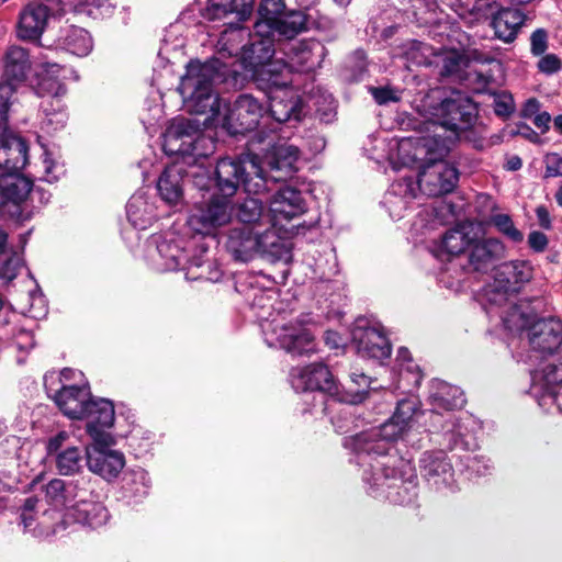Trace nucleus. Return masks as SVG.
Instances as JSON below:
<instances>
[{
  "label": "nucleus",
  "instance_id": "nucleus-1",
  "mask_svg": "<svg viewBox=\"0 0 562 562\" xmlns=\"http://www.w3.org/2000/svg\"><path fill=\"white\" fill-rule=\"evenodd\" d=\"M245 35L243 29L231 25L217 42L216 57L205 64L191 61L188 65L178 90L190 112L211 113L212 119L216 117L221 103L213 92V86L229 78L236 79L239 68L249 72L260 86L284 77V71H288L284 60L272 59L273 38L255 31L250 45L240 46Z\"/></svg>",
  "mask_w": 562,
  "mask_h": 562
},
{
  "label": "nucleus",
  "instance_id": "nucleus-2",
  "mask_svg": "<svg viewBox=\"0 0 562 562\" xmlns=\"http://www.w3.org/2000/svg\"><path fill=\"white\" fill-rule=\"evenodd\" d=\"M417 412L416 398L401 400L393 416L380 427L345 439V447L356 454L355 462L362 468V480L372 492L397 487L398 458L391 454V450L393 442L408 429Z\"/></svg>",
  "mask_w": 562,
  "mask_h": 562
},
{
  "label": "nucleus",
  "instance_id": "nucleus-3",
  "mask_svg": "<svg viewBox=\"0 0 562 562\" xmlns=\"http://www.w3.org/2000/svg\"><path fill=\"white\" fill-rule=\"evenodd\" d=\"M262 172L257 159L249 155L220 159L215 168L216 191L207 203L198 206L190 215L188 220L190 228L201 235H215L221 227L231 223L233 196L240 184L249 194H260L266 191Z\"/></svg>",
  "mask_w": 562,
  "mask_h": 562
},
{
  "label": "nucleus",
  "instance_id": "nucleus-4",
  "mask_svg": "<svg viewBox=\"0 0 562 562\" xmlns=\"http://www.w3.org/2000/svg\"><path fill=\"white\" fill-rule=\"evenodd\" d=\"M236 217L243 227L228 232L226 248L236 260L250 261L257 257L269 262L291 260V248L286 239L273 229L269 211L261 201L245 199L236 209Z\"/></svg>",
  "mask_w": 562,
  "mask_h": 562
},
{
  "label": "nucleus",
  "instance_id": "nucleus-5",
  "mask_svg": "<svg viewBox=\"0 0 562 562\" xmlns=\"http://www.w3.org/2000/svg\"><path fill=\"white\" fill-rule=\"evenodd\" d=\"M450 146L429 136L407 137L397 142L395 168L419 169L416 189L426 196H440L451 192L458 182L457 168L443 158Z\"/></svg>",
  "mask_w": 562,
  "mask_h": 562
},
{
  "label": "nucleus",
  "instance_id": "nucleus-6",
  "mask_svg": "<svg viewBox=\"0 0 562 562\" xmlns=\"http://www.w3.org/2000/svg\"><path fill=\"white\" fill-rule=\"evenodd\" d=\"M417 110L425 120L426 134L424 136L447 142L449 146L475 119L474 104L460 93L440 100L437 92H432L420 100Z\"/></svg>",
  "mask_w": 562,
  "mask_h": 562
},
{
  "label": "nucleus",
  "instance_id": "nucleus-7",
  "mask_svg": "<svg viewBox=\"0 0 562 562\" xmlns=\"http://www.w3.org/2000/svg\"><path fill=\"white\" fill-rule=\"evenodd\" d=\"M48 497L53 503L64 505L65 528L69 521L93 529L100 528L109 521V512L98 499L89 480L54 483Z\"/></svg>",
  "mask_w": 562,
  "mask_h": 562
},
{
  "label": "nucleus",
  "instance_id": "nucleus-8",
  "mask_svg": "<svg viewBox=\"0 0 562 562\" xmlns=\"http://www.w3.org/2000/svg\"><path fill=\"white\" fill-rule=\"evenodd\" d=\"M162 148L167 155L177 156L176 161L189 168L204 169V162L213 150V144L202 135L198 121L176 117L164 133Z\"/></svg>",
  "mask_w": 562,
  "mask_h": 562
},
{
  "label": "nucleus",
  "instance_id": "nucleus-9",
  "mask_svg": "<svg viewBox=\"0 0 562 562\" xmlns=\"http://www.w3.org/2000/svg\"><path fill=\"white\" fill-rule=\"evenodd\" d=\"M54 483H64L53 479L27 496L20 507V521L25 532L37 538H46L65 530L64 505L53 503L48 497Z\"/></svg>",
  "mask_w": 562,
  "mask_h": 562
},
{
  "label": "nucleus",
  "instance_id": "nucleus-10",
  "mask_svg": "<svg viewBox=\"0 0 562 562\" xmlns=\"http://www.w3.org/2000/svg\"><path fill=\"white\" fill-rule=\"evenodd\" d=\"M290 382L296 392L312 393L313 401L321 404V413L328 415L330 409L340 402L360 403L364 400L363 391H358L351 398L339 393V385L328 367L323 363H312L304 367H296L291 370Z\"/></svg>",
  "mask_w": 562,
  "mask_h": 562
},
{
  "label": "nucleus",
  "instance_id": "nucleus-11",
  "mask_svg": "<svg viewBox=\"0 0 562 562\" xmlns=\"http://www.w3.org/2000/svg\"><path fill=\"white\" fill-rule=\"evenodd\" d=\"M151 244L156 248V255L151 256V259L157 270L175 271L182 268L187 270L186 278L189 280L217 281L220 279L218 269L213 267L212 262L203 260L202 257L193 258L188 266H184L187 262L186 241L176 233L167 232L155 236Z\"/></svg>",
  "mask_w": 562,
  "mask_h": 562
},
{
  "label": "nucleus",
  "instance_id": "nucleus-12",
  "mask_svg": "<svg viewBox=\"0 0 562 562\" xmlns=\"http://www.w3.org/2000/svg\"><path fill=\"white\" fill-rule=\"evenodd\" d=\"M310 322L311 318L306 314L290 318L285 314H278L261 325L265 341L269 347L281 348L292 355L313 353L316 351V344L307 327Z\"/></svg>",
  "mask_w": 562,
  "mask_h": 562
},
{
  "label": "nucleus",
  "instance_id": "nucleus-13",
  "mask_svg": "<svg viewBox=\"0 0 562 562\" xmlns=\"http://www.w3.org/2000/svg\"><path fill=\"white\" fill-rule=\"evenodd\" d=\"M61 66L56 63H44L37 74L36 91L42 97H49L42 102L43 117L41 130L46 134H53L66 126L68 114L60 97L66 93L63 80L66 78Z\"/></svg>",
  "mask_w": 562,
  "mask_h": 562
},
{
  "label": "nucleus",
  "instance_id": "nucleus-14",
  "mask_svg": "<svg viewBox=\"0 0 562 562\" xmlns=\"http://www.w3.org/2000/svg\"><path fill=\"white\" fill-rule=\"evenodd\" d=\"M269 99L270 116L278 123L292 119L300 120L303 115V102L299 92L289 86L284 77L276 78L270 83L262 85Z\"/></svg>",
  "mask_w": 562,
  "mask_h": 562
},
{
  "label": "nucleus",
  "instance_id": "nucleus-15",
  "mask_svg": "<svg viewBox=\"0 0 562 562\" xmlns=\"http://www.w3.org/2000/svg\"><path fill=\"white\" fill-rule=\"evenodd\" d=\"M248 155L256 158L262 168L267 191L269 178L279 181L292 176L297 170L301 151L296 145L279 140L266 153L262 161L256 155Z\"/></svg>",
  "mask_w": 562,
  "mask_h": 562
},
{
  "label": "nucleus",
  "instance_id": "nucleus-16",
  "mask_svg": "<svg viewBox=\"0 0 562 562\" xmlns=\"http://www.w3.org/2000/svg\"><path fill=\"white\" fill-rule=\"evenodd\" d=\"M562 367L546 364L531 376L530 393L547 412L553 408L562 413Z\"/></svg>",
  "mask_w": 562,
  "mask_h": 562
},
{
  "label": "nucleus",
  "instance_id": "nucleus-17",
  "mask_svg": "<svg viewBox=\"0 0 562 562\" xmlns=\"http://www.w3.org/2000/svg\"><path fill=\"white\" fill-rule=\"evenodd\" d=\"M115 437L109 442L91 441L85 448L88 469L106 481L116 479L125 467L124 453L113 449Z\"/></svg>",
  "mask_w": 562,
  "mask_h": 562
},
{
  "label": "nucleus",
  "instance_id": "nucleus-18",
  "mask_svg": "<svg viewBox=\"0 0 562 562\" xmlns=\"http://www.w3.org/2000/svg\"><path fill=\"white\" fill-rule=\"evenodd\" d=\"M80 419L86 420V432L91 441L105 443L114 437L112 428L115 422V409L111 401L93 397Z\"/></svg>",
  "mask_w": 562,
  "mask_h": 562
},
{
  "label": "nucleus",
  "instance_id": "nucleus-19",
  "mask_svg": "<svg viewBox=\"0 0 562 562\" xmlns=\"http://www.w3.org/2000/svg\"><path fill=\"white\" fill-rule=\"evenodd\" d=\"M306 211L301 192L292 187L279 189L269 201V215L273 229L280 234L284 224Z\"/></svg>",
  "mask_w": 562,
  "mask_h": 562
},
{
  "label": "nucleus",
  "instance_id": "nucleus-20",
  "mask_svg": "<svg viewBox=\"0 0 562 562\" xmlns=\"http://www.w3.org/2000/svg\"><path fill=\"white\" fill-rule=\"evenodd\" d=\"M263 117L261 103L249 94L237 98L229 113L224 117V125L233 134H239L256 128Z\"/></svg>",
  "mask_w": 562,
  "mask_h": 562
},
{
  "label": "nucleus",
  "instance_id": "nucleus-21",
  "mask_svg": "<svg viewBox=\"0 0 562 562\" xmlns=\"http://www.w3.org/2000/svg\"><path fill=\"white\" fill-rule=\"evenodd\" d=\"M286 58L284 64L288 71H284V78L288 79L292 70L310 71L318 67L325 57L324 45L315 40L297 41L288 44Z\"/></svg>",
  "mask_w": 562,
  "mask_h": 562
},
{
  "label": "nucleus",
  "instance_id": "nucleus-22",
  "mask_svg": "<svg viewBox=\"0 0 562 562\" xmlns=\"http://www.w3.org/2000/svg\"><path fill=\"white\" fill-rule=\"evenodd\" d=\"M187 165L180 161H173L171 165L166 167L157 182V190L160 198L167 204L177 206L183 201V178L184 176H192L198 178L200 171L204 169H198V171H189L186 169Z\"/></svg>",
  "mask_w": 562,
  "mask_h": 562
},
{
  "label": "nucleus",
  "instance_id": "nucleus-23",
  "mask_svg": "<svg viewBox=\"0 0 562 562\" xmlns=\"http://www.w3.org/2000/svg\"><path fill=\"white\" fill-rule=\"evenodd\" d=\"M29 146L7 128L0 132V173L21 171L27 164Z\"/></svg>",
  "mask_w": 562,
  "mask_h": 562
},
{
  "label": "nucleus",
  "instance_id": "nucleus-24",
  "mask_svg": "<svg viewBox=\"0 0 562 562\" xmlns=\"http://www.w3.org/2000/svg\"><path fill=\"white\" fill-rule=\"evenodd\" d=\"M352 339L361 357L384 360L391 355L390 341L381 328L357 326L352 331Z\"/></svg>",
  "mask_w": 562,
  "mask_h": 562
},
{
  "label": "nucleus",
  "instance_id": "nucleus-25",
  "mask_svg": "<svg viewBox=\"0 0 562 562\" xmlns=\"http://www.w3.org/2000/svg\"><path fill=\"white\" fill-rule=\"evenodd\" d=\"M422 476L437 488L448 486L453 476L452 465L442 450L426 451L419 459Z\"/></svg>",
  "mask_w": 562,
  "mask_h": 562
},
{
  "label": "nucleus",
  "instance_id": "nucleus-26",
  "mask_svg": "<svg viewBox=\"0 0 562 562\" xmlns=\"http://www.w3.org/2000/svg\"><path fill=\"white\" fill-rule=\"evenodd\" d=\"M531 347L542 352H552L562 344V322L555 317L541 318L529 327Z\"/></svg>",
  "mask_w": 562,
  "mask_h": 562
},
{
  "label": "nucleus",
  "instance_id": "nucleus-27",
  "mask_svg": "<svg viewBox=\"0 0 562 562\" xmlns=\"http://www.w3.org/2000/svg\"><path fill=\"white\" fill-rule=\"evenodd\" d=\"M54 402L63 414L71 419H80L88 403L93 398L87 384L64 385L54 395Z\"/></svg>",
  "mask_w": 562,
  "mask_h": 562
},
{
  "label": "nucleus",
  "instance_id": "nucleus-28",
  "mask_svg": "<svg viewBox=\"0 0 562 562\" xmlns=\"http://www.w3.org/2000/svg\"><path fill=\"white\" fill-rule=\"evenodd\" d=\"M483 234L482 226L473 222H463L448 231L440 243V251L450 256H458L477 240Z\"/></svg>",
  "mask_w": 562,
  "mask_h": 562
},
{
  "label": "nucleus",
  "instance_id": "nucleus-29",
  "mask_svg": "<svg viewBox=\"0 0 562 562\" xmlns=\"http://www.w3.org/2000/svg\"><path fill=\"white\" fill-rule=\"evenodd\" d=\"M505 255V246L497 238H483L482 234L469 249V265L477 272H486Z\"/></svg>",
  "mask_w": 562,
  "mask_h": 562
},
{
  "label": "nucleus",
  "instance_id": "nucleus-30",
  "mask_svg": "<svg viewBox=\"0 0 562 562\" xmlns=\"http://www.w3.org/2000/svg\"><path fill=\"white\" fill-rule=\"evenodd\" d=\"M418 195L415 182L411 177L394 181L384 196V205L391 217L402 218L408 204Z\"/></svg>",
  "mask_w": 562,
  "mask_h": 562
},
{
  "label": "nucleus",
  "instance_id": "nucleus-31",
  "mask_svg": "<svg viewBox=\"0 0 562 562\" xmlns=\"http://www.w3.org/2000/svg\"><path fill=\"white\" fill-rule=\"evenodd\" d=\"M429 402L432 416L437 418L441 411L449 412L462 407L465 398L458 386L436 380L430 385Z\"/></svg>",
  "mask_w": 562,
  "mask_h": 562
},
{
  "label": "nucleus",
  "instance_id": "nucleus-32",
  "mask_svg": "<svg viewBox=\"0 0 562 562\" xmlns=\"http://www.w3.org/2000/svg\"><path fill=\"white\" fill-rule=\"evenodd\" d=\"M48 19V10L43 4L30 3L20 14L18 36L22 40H37Z\"/></svg>",
  "mask_w": 562,
  "mask_h": 562
},
{
  "label": "nucleus",
  "instance_id": "nucleus-33",
  "mask_svg": "<svg viewBox=\"0 0 562 562\" xmlns=\"http://www.w3.org/2000/svg\"><path fill=\"white\" fill-rule=\"evenodd\" d=\"M33 182L21 171L0 173V199L3 204L19 205L30 195Z\"/></svg>",
  "mask_w": 562,
  "mask_h": 562
},
{
  "label": "nucleus",
  "instance_id": "nucleus-34",
  "mask_svg": "<svg viewBox=\"0 0 562 562\" xmlns=\"http://www.w3.org/2000/svg\"><path fill=\"white\" fill-rule=\"evenodd\" d=\"M26 292L14 296V306L23 315L42 318L47 314L46 299L33 279L26 281Z\"/></svg>",
  "mask_w": 562,
  "mask_h": 562
},
{
  "label": "nucleus",
  "instance_id": "nucleus-35",
  "mask_svg": "<svg viewBox=\"0 0 562 562\" xmlns=\"http://www.w3.org/2000/svg\"><path fill=\"white\" fill-rule=\"evenodd\" d=\"M525 21V15L518 9H502L493 14L491 26L495 36L505 42H513L518 33L519 27Z\"/></svg>",
  "mask_w": 562,
  "mask_h": 562
},
{
  "label": "nucleus",
  "instance_id": "nucleus-36",
  "mask_svg": "<svg viewBox=\"0 0 562 562\" xmlns=\"http://www.w3.org/2000/svg\"><path fill=\"white\" fill-rule=\"evenodd\" d=\"M57 45L75 56L85 57L91 53L93 41L87 30L70 25L61 30Z\"/></svg>",
  "mask_w": 562,
  "mask_h": 562
},
{
  "label": "nucleus",
  "instance_id": "nucleus-37",
  "mask_svg": "<svg viewBox=\"0 0 562 562\" xmlns=\"http://www.w3.org/2000/svg\"><path fill=\"white\" fill-rule=\"evenodd\" d=\"M255 0H209L204 16L209 20H220L228 13H236L238 21L247 20L254 8Z\"/></svg>",
  "mask_w": 562,
  "mask_h": 562
},
{
  "label": "nucleus",
  "instance_id": "nucleus-38",
  "mask_svg": "<svg viewBox=\"0 0 562 562\" xmlns=\"http://www.w3.org/2000/svg\"><path fill=\"white\" fill-rule=\"evenodd\" d=\"M29 53L21 46H10L5 53L4 71L1 79L12 81L16 86L24 81L30 70Z\"/></svg>",
  "mask_w": 562,
  "mask_h": 562
},
{
  "label": "nucleus",
  "instance_id": "nucleus-39",
  "mask_svg": "<svg viewBox=\"0 0 562 562\" xmlns=\"http://www.w3.org/2000/svg\"><path fill=\"white\" fill-rule=\"evenodd\" d=\"M126 213L130 223L138 229L147 228L157 217L154 204L143 193H136L130 199Z\"/></svg>",
  "mask_w": 562,
  "mask_h": 562
},
{
  "label": "nucleus",
  "instance_id": "nucleus-40",
  "mask_svg": "<svg viewBox=\"0 0 562 562\" xmlns=\"http://www.w3.org/2000/svg\"><path fill=\"white\" fill-rule=\"evenodd\" d=\"M396 361L398 362V385L404 392H411L417 389L422 382L423 374L419 367L413 361L408 349L402 347L397 351Z\"/></svg>",
  "mask_w": 562,
  "mask_h": 562
},
{
  "label": "nucleus",
  "instance_id": "nucleus-41",
  "mask_svg": "<svg viewBox=\"0 0 562 562\" xmlns=\"http://www.w3.org/2000/svg\"><path fill=\"white\" fill-rule=\"evenodd\" d=\"M533 268L530 262L514 260L498 267L497 278L506 284L526 283L532 279Z\"/></svg>",
  "mask_w": 562,
  "mask_h": 562
},
{
  "label": "nucleus",
  "instance_id": "nucleus-42",
  "mask_svg": "<svg viewBox=\"0 0 562 562\" xmlns=\"http://www.w3.org/2000/svg\"><path fill=\"white\" fill-rule=\"evenodd\" d=\"M285 4L283 0H261L258 14L259 19L255 23V31L259 35H270L271 26L277 18L284 12Z\"/></svg>",
  "mask_w": 562,
  "mask_h": 562
},
{
  "label": "nucleus",
  "instance_id": "nucleus-43",
  "mask_svg": "<svg viewBox=\"0 0 562 562\" xmlns=\"http://www.w3.org/2000/svg\"><path fill=\"white\" fill-rule=\"evenodd\" d=\"M305 16L300 11H292L289 13L283 12L277 18V21L271 26L270 37L273 38L274 34H279L286 38H292L304 29Z\"/></svg>",
  "mask_w": 562,
  "mask_h": 562
},
{
  "label": "nucleus",
  "instance_id": "nucleus-44",
  "mask_svg": "<svg viewBox=\"0 0 562 562\" xmlns=\"http://www.w3.org/2000/svg\"><path fill=\"white\" fill-rule=\"evenodd\" d=\"M56 468L61 475H71L82 468V457L77 447H70L56 457Z\"/></svg>",
  "mask_w": 562,
  "mask_h": 562
},
{
  "label": "nucleus",
  "instance_id": "nucleus-45",
  "mask_svg": "<svg viewBox=\"0 0 562 562\" xmlns=\"http://www.w3.org/2000/svg\"><path fill=\"white\" fill-rule=\"evenodd\" d=\"M69 4L76 11L93 18L109 15L114 8L112 0H69Z\"/></svg>",
  "mask_w": 562,
  "mask_h": 562
},
{
  "label": "nucleus",
  "instance_id": "nucleus-46",
  "mask_svg": "<svg viewBox=\"0 0 562 562\" xmlns=\"http://www.w3.org/2000/svg\"><path fill=\"white\" fill-rule=\"evenodd\" d=\"M150 477L146 470L138 468L132 470L124 479V488L135 497H143L150 487Z\"/></svg>",
  "mask_w": 562,
  "mask_h": 562
},
{
  "label": "nucleus",
  "instance_id": "nucleus-47",
  "mask_svg": "<svg viewBox=\"0 0 562 562\" xmlns=\"http://www.w3.org/2000/svg\"><path fill=\"white\" fill-rule=\"evenodd\" d=\"M16 87L12 81L0 80V132H5L8 128V113Z\"/></svg>",
  "mask_w": 562,
  "mask_h": 562
},
{
  "label": "nucleus",
  "instance_id": "nucleus-48",
  "mask_svg": "<svg viewBox=\"0 0 562 562\" xmlns=\"http://www.w3.org/2000/svg\"><path fill=\"white\" fill-rule=\"evenodd\" d=\"M503 322L510 331L529 330V327L533 323L531 322V317L518 306H512L506 316H504Z\"/></svg>",
  "mask_w": 562,
  "mask_h": 562
},
{
  "label": "nucleus",
  "instance_id": "nucleus-49",
  "mask_svg": "<svg viewBox=\"0 0 562 562\" xmlns=\"http://www.w3.org/2000/svg\"><path fill=\"white\" fill-rule=\"evenodd\" d=\"M42 165L44 170L42 179L46 182H56L65 173L64 165L54 157L53 153L46 149L43 154Z\"/></svg>",
  "mask_w": 562,
  "mask_h": 562
},
{
  "label": "nucleus",
  "instance_id": "nucleus-50",
  "mask_svg": "<svg viewBox=\"0 0 562 562\" xmlns=\"http://www.w3.org/2000/svg\"><path fill=\"white\" fill-rule=\"evenodd\" d=\"M430 54L431 48L425 43L412 41L406 45L405 56L413 65L429 64Z\"/></svg>",
  "mask_w": 562,
  "mask_h": 562
},
{
  "label": "nucleus",
  "instance_id": "nucleus-51",
  "mask_svg": "<svg viewBox=\"0 0 562 562\" xmlns=\"http://www.w3.org/2000/svg\"><path fill=\"white\" fill-rule=\"evenodd\" d=\"M468 58L459 50H447L442 54V68L445 75H453L468 67Z\"/></svg>",
  "mask_w": 562,
  "mask_h": 562
},
{
  "label": "nucleus",
  "instance_id": "nucleus-52",
  "mask_svg": "<svg viewBox=\"0 0 562 562\" xmlns=\"http://www.w3.org/2000/svg\"><path fill=\"white\" fill-rule=\"evenodd\" d=\"M492 223L495 227L515 243H520L524 239L522 233L516 228L512 218L507 214H496L492 217Z\"/></svg>",
  "mask_w": 562,
  "mask_h": 562
},
{
  "label": "nucleus",
  "instance_id": "nucleus-53",
  "mask_svg": "<svg viewBox=\"0 0 562 562\" xmlns=\"http://www.w3.org/2000/svg\"><path fill=\"white\" fill-rule=\"evenodd\" d=\"M23 266V259L20 255H12L1 267H0V278L10 282L12 281L19 270Z\"/></svg>",
  "mask_w": 562,
  "mask_h": 562
},
{
  "label": "nucleus",
  "instance_id": "nucleus-54",
  "mask_svg": "<svg viewBox=\"0 0 562 562\" xmlns=\"http://www.w3.org/2000/svg\"><path fill=\"white\" fill-rule=\"evenodd\" d=\"M515 110L512 94L503 91L494 95V111L499 116H508Z\"/></svg>",
  "mask_w": 562,
  "mask_h": 562
},
{
  "label": "nucleus",
  "instance_id": "nucleus-55",
  "mask_svg": "<svg viewBox=\"0 0 562 562\" xmlns=\"http://www.w3.org/2000/svg\"><path fill=\"white\" fill-rule=\"evenodd\" d=\"M447 4L461 18H464L465 12L473 13L474 11L482 10L484 5L482 0H447Z\"/></svg>",
  "mask_w": 562,
  "mask_h": 562
},
{
  "label": "nucleus",
  "instance_id": "nucleus-56",
  "mask_svg": "<svg viewBox=\"0 0 562 562\" xmlns=\"http://www.w3.org/2000/svg\"><path fill=\"white\" fill-rule=\"evenodd\" d=\"M562 67L561 59L554 54H547L542 56L538 61V69L540 72L546 75H553L558 72Z\"/></svg>",
  "mask_w": 562,
  "mask_h": 562
},
{
  "label": "nucleus",
  "instance_id": "nucleus-57",
  "mask_svg": "<svg viewBox=\"0 0 562 562\" xmlns=\"http://www.w3.org/2000/svg\"><path fill=\"white\" fill-rule=\"evenodd\" d=\"M531 53L536 56L542 55L548 47V34L544 30H536L530 37Z\"/></svg>",
  "mask_w": 562,
  "mask_h": 562
},
{
  "label": "nucleus",
  "instance_id": "nucleus-58",
  "mask_svg": "<svg viewBox=\"0 0 562 562\" xmlns=\"http://www.w3.org/2000/svg\"><path fill=\"white\" fill-rule=\"evenodd\" d=\"M442 430L445 431V437L448 441L447 447L449 449L459 445V439L462 436V432L460 426L456 422L447 420L442 426Z\"/></svg>",
  "mask_w": 562,
  "mask_h": 562
},
{
  "label": "nucleus",
  "instance_id": "nucleus-59",
  "mask_svg": "<svg viewBox=\"0 0 562 562\" xmlns=\"http://www.w3.org/2000/svg\"><path fill=\"white\" fill-rule=\"evenodd\" d=\"M546 177L562 176V157L555 153L548 154L544 157Z\"/></svg>",
  "mask_w": 562,
  "mask_h": 562
},
{
  "label": "nucleus",
  "instance_id": "nucleus-60",
  "mask_svg": "<svg viewBox=\"0 0 562 562\" xmlns=\"http://www.w3.org/2000/svg\"><path fill=\"white\" fill-rule=\"evenodd\" d=\"M528 245L536 252H543L549 244L547 235L539 231H532L528 235Z\"/></svg>",
  "mask_w": 562,
  "mask_h": 562
},
{
  "label": "nucleus",
  "instance_id": "nucleus-61",
  "mask_svg": "<svg viewBox=\"0 0 562 562\" xmlns=\"http://www.w3.org/2000/svg\"><path fill=\"white\" fill-rule=\"evenodd\" d=\"M13 342L21 351H27L34 346V338L31 331L21 329L13 337Z\"/></svg>",
  "mask_w": 562,
  "mask_h": 562
},
{
  "label": "nucleus",
  "instance_id": "nucleus-62",
  "mask_svg": "<svg viewBox=\"0 0 562 562\" xmlns=\"http://www.w3.org/2000/svg\"><path fill=\"white\" fill-rule=\"evenodd\" d=\"M370 90L374 100L379 104H385L387 102L398 100L396 92L390 88H371Z\"/></svg>",
  "mask_w": 562,
  "mask_h": 562
},
{
  "label": "nucleus",
  "instance_id": "nucleus-63",
  "mask_svg": "<svg viewBox=\"0 0 562 562\" xmlns=\"http://www.w3.org/2000/svg\"><path fill=\"white\" fill-rule=\"evenodd\" d=\"M69 435L67 431H59L54 437L49 438L47 442V451L48 453L57 452L58 449L68 440Z\"/></svg>",
  "mask_w": 562,
  "mask_h": 562
},
{
  "label": "nucleus",
  "instance_id": "nucleus-64",
  "mask_svg": "<svg viewBox=\"0 0 562 562\" xmlns=\"http://www.w3.org/2000/svg\"><path fill=\"white\" fill-rule=\"evenodd\" d=\"M536 216L538 220V224L543 229H551V227H552L551 216H550L548 209L544 205L537 206Z\"/></svg>",
  "mask_w": 562,
  "mask_h": 562
}]
</instances>
